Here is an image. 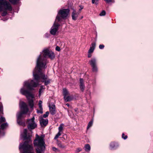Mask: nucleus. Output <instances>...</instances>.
I'll list each match as a JSON object with an SVG mask.
<instances>
[{"label":"nucleus","instance_id":"e433bc0d","mask_svg":"<svg viewBox=\"0 0 153 153\" xmlns=\"http://www.w3.org/2000/svg\"><path fill=\"white\" fill-rule=\"evenodd\" d=\"M105 1H106L107 3H109L112 2H114V0H104Z\"/></svg>","mask_w":153,"mask_h":153},{"label":"nucleus","instance_id":"a19ab883","mask_svg":"<svg viewBox=\"0 0 153 153\" xmlns=\"http://www.w3.org/2000/svg\"><path fill=\"white\" fill-rule=\"evenodd\" d=\"M62 138H64V140H66L67 138V136L66 134H65L63 135Z\"/></svg>","mask_w":153,"mask_h":153},{"label":"nucleus","instance_id":"dca6fc26","mask_svg":"<svg viewBox=\"0 0 153 153\" xmlns=\"http://www.w3.org/2000/svg\"><path fill=\"white\" fill-rule=\"evenodd\" d=\"M56 141L57 144L59 147L62 148H65V146L64 145H62L61 143L58 140H57Z\"/></svg>","mask_w":153,"mask_h":153},{"label":"nucleus","instance_id":"a878e982","mask_svg":"<svg viewBox=\"0 0 153 153\" xmlns=\"http://www.w3.org/2000/svg\"><path fill=\"white\" fill-rule=\"evenodd\" d=\"M19 0H9V1L13 4H16Z\"/></svg>","mask_w":153,"mask_h":153},{"label":"nucleus","instance_id":"4c0bfd02","mask_svg":"<svg viewBox=\"0 0 153 153\" xmlns=\"http://www.w3.org/2000/svg\"><path fill=\"white\" fill-rule=\"evenodd\" d=\"M122 137L124 140L126 139L127 138V135H125L124 133H123L122 134Z\"/></svg>","mask_w":153,"mask_h":153},{"label":"nucleus","instance_id":"c03bdc74","mask_svg":"<svg viewBox=\"0 0 153 153\" xmlns=\"http://www.w3.org/2000/svg\"><path fill=\"white\" fill-rule=\"evenodd\" d=\"M52 149L53 151H55V152H56L57 151H58V149L55 147H53L52 148Z\"/></svg>","mask_w":153,"mask_h":153},{"label":"nucleus","instance_id":"2f4dec72","mask_svg":"<svg viewBox=\"0 0 153 153\" xmlns=\"http://www.w3.org/2000/svg\"><path fill=\"white\" fill-rule=\"evenodd\" d=\"M49 114L48 111H46L45 114L43 115V117L44 118H46L48 117Z\"/></svg>","mask_w":153,"mask_h":153},{"label":"nucleus","instance_id":"7c9ffc66","mask_svg":"<svg viewBox=\"0 0 153 153\" xmlns=\"http://www.w3.org/2000/svg\"><path fill=\"white\" fill-rule=\"evenodd\" d=\"M40 109L39 110H37V112L38 113H41L42 114L43 113V109L42 108H39Z\"/></svg>","mask_w":153,"mask_h":153},{"label":"nucleus","instance_id":"ea45409f","mask_svg":"<svg viewBox=\"0 0 153 153\" xmlns=\"http://www.w3.org/2000/svg\"><path fill=\"white\" fill-rule=\"evenodd\" d=\"M80 85H82L84 84V80L80 78Z\"/></svg>","mask_w":153,"mask_h":153},{"label":"nucleus","instance_id":"c85d7f7f","mask_svg":"<svg viewBox=\"0 0 153 153\" xmlns=\"http://www.w3.org/2000/svg\"><path fill=\"white\" fill-rule=\"evenodd\" d=\"M5 121V118L1 116L0 117V123L4 122Z\"/></svg>","mask_w":153,"mask_h":153},{"label":"nucleus","instance_id":"ddd939ff","mask_svg":"<svg viewBox=\"0 0 153 153\" xmlns=\"http://www.w3.org/2000/svg\"><path fill=\"white\" fill-rule=\"evenodd\" d=\"M39 121L41 126H45L48 123V120L47 119H44L43 118H42L40 119Z\"/></svg>","mask_w":153,"mask_h":153},{"label":"nucleus","instance_id":"473e14b6","mask_svg":"<svg viewBox=\"0 0 153 153\" xmlns=\"http://www.w3.org/2000/svg\"><path fill=\"white\" fill-rule=\"evenodd\" d=\"M106 12L105 11L102 10L100 14V16H104L105 15Z\"/></svg>","mask_w":153,"mask_h":153},{"label":"nucleus","instance_id":"58836bf2","mask_svg":"<svg viewBox=\"0 0 153 153\" xmlns=\"http://www.w3.org/2000/svg\"><path fill=\"white\" fill-rule=\"evenodd\" d=\"M6 10H5V11H4L3 13H2L1 15L2 16H5L7 14V13Z\"/></svg>","mask_w":153,"mask_h":153},{"label":"nucleus","instance_id":"6ab92c4d","mask_svg":"<svg viewBox=\"0 0 153 153\" xmlns=\"http://www.w3.org/2000/svg\"><path fill=\"white\" fill-rule=\"evenodd\" d=\"M45 89V88H44L43 87V86H41L40 87V88L39 89V96L40 97L41 94L43 92L44 90Z\"/></svg>","mask_w":153,"mask_h":153},{"label":"nucleus","instance_id":"37998d69","mask_svg":"<svg viewBox=\"0 0 153 153\" xmlns=\"http://www.w3.org/2000/svg\"><path fill=\"white\" fill-rule=\"evenodd\" d=\"M56 51H59L60 50V47H59L58 46H57L56 47Z\"/></svg>","mask_w":153,"mask_h":153},{"label":"nucleus","instance_id":"2eb2a0df","mask_svg":"<svg viewBox=\"0 0 153 153\" xmlns=\"http://www.w3.org/2000/svg\"><path fill=\"white\" fill-rule=\"evenodd\" d=\"M89 62L91 66L96 65V60L95 58L92 59L89 61Z\"/></svg>","mask_w":153,"mask_h":153},{"label":"nucleus","instance_id":"6e6552de","mask_svg":"<svg viewBox=\"0 0 153 153\" xmlns=\"http://www.w3.org/2000/svg\"><path fill=\"white\" fill-rule=\"evenodd\" d=\"M43 55L45 57H48L51 59H53L55 57L54 53L51 51L46 49L43 51Z\"/></svg>","mask_w":153,"mask_h":153},{"label":"nucleus","instance_id":"49530a36","mask_svg":"<svg viewBox=\"0 0 153 153\" xmlns=\"http://www.w3.org/2000/svg\"><path fill=\"white\" fill-rule=\"evenodd\" d=\"M66 105L68 107H69L70 106V105L68 103H67L66 104Z\"/></svg>","mask_w":153,"mask_h":153},{"label":"nucleus","instance_id":"9b49d317","mask_svg":"<svg viewBox=\"0 0 153 153\" xmlns=\"http://www.w3.org/2000/svg\"><path fill=\"white\" fill-rule=\"evenodd\" d=\"M27 130L26 129H25L24 130L23 133L21 135L24 140H28L30 141V138L31 135L30 134H27Z\"/></svg>","mask_w":153,"mask_h":153},{"label":"nucleus","instance_id":"72a5a7b5","mask_svg":"<svg viewBox=\"0 0 153 153\" xmlns=\"http://www.w3.org/2000/svg\"><path fill=\"white\" fill-rule=\"evenodd\" d=\"M42 101L40 100L39 102V108H42Z\"/></svg>","mask_w":153,"mask_h":153},{"label":"nucleus","instance_id":"4468645a","mask_svg":"<svg viewBox=\"0 0 153 153\" xmlns=\"http://www.w3.org/2000/svg\"><path fill=\"white\" fill-rule=\"evenodd\" d=\"M79 13L77 14L76 13V10L73 9V11L72 14V19L73 20H75L77 18L78 16V15Z\"/></svg>","mask_w":153,"mask_h":153},{"label":"nucleus","instance_id":"bb28decb","mask_svg":"<svg viewBox=\"0 0 153 153\" xmlns=\"http://www.w3.org/2000/svg\"><path fill=\"white\" fill-rule=\"evenodd\" d=\"M116 144L112 142L111 143L110 145V148L111 149H113L115 148Z\"/></svg>","mask_w":153,"mask_h":153},{"label":"nucleus","instance_id":"0eeeda50","mask_svg":"<svg viewBox=\"0 0 153 153\" xmlns=\"http://www.w3.org/2000/svg\"><path fill=\"white\" fill-rule=\"evenodd\" d=\"M35 117H33L31 119L27 120V127L29 130H31L35 129L37 127V124L34 121Z\"/></svg>","mask_w":153,"mask_h":153},{"label":"nucleus","instance_id":"412c9836","mask_svg":"<svg viewBox=\"0 0 153 153\" xmlns=\"http://www.w3.org/2000/svg\"><path fill=\"white\" fill-rule=\"evenodd\" d=\"M63 126L64 124L63 123H62L60 124L58 128L59 131L62 132L63 129Z\"/></svg>","mask_w":153,"mask_h":153},{"label":"nucleus","instance_id":"423d86ee","mask_svg":"<svg viewBox=\"0 0 153 153\" xmlns=\"http://www.w3.org/2000/svg\"><path fill=\"white\" fill-rule=\"evenodd\" d=\"M3 9L11 11L12 8L10 4L6 0H0V11Z\"/></svg>","mask_w":153,"mask_h":153},{"label":"nucleus","instance_id":"20e7f679","mask_svg":"<svg viewBox=\"0 0 153 153\" xmlns=\"http://www.w3.org/2000/svg\"><path fill=\"white\" fill-rule=\"evenodd\" d=\"M69 11L68 9L60 10L58 12L55 20L58 22H61L62 19H65L67 17Z\"/></svg>","mask_w":153,"mask_h":153},{"label":"nucleus","instance_id":"f3484780","mask_svg":"<svg viewBox=\"0 0 153 153\" xmlns=\"http://www.w3.org/2000/svg\"><path fill=\"white\" fill-rule=\"evenodd\" d=\"M91 149V147L90 145L88 144H87L85 146V150L86 152H88Z\"/></svg>","mask_w":153,"mask_h":153},{"label":"nucleus","instance_id":"c9c22d12","mask_svg":"<svg viewBox=\"0 0 153 153\" xmlns=\"http://www.w3.org/2000/svg\"><path fill=\"white\" fill-rule=\"evenodd\" d=\"M82 149L80 148H77L76 151V153H79V152L82 151Z\"/></svg>","mask_w":153,"mask_h":153},{"label":"nucleus","instance_id":"f03ea898","mask_svg":"<svg viewBox=\"0 0 153 153\" xmlns=\"http://www.w3.org/2000/svg\"><path fill=\"white\" fill-rule=\"evenodd\" d=\"M36 137L33 143L34 146L37 147L36 149V152L37 153H43L45 149L43 137L39 136L37 134H36Z\"/></svg>","mask_w":153,"mask_h":153},{"label":"nucleus","instance_id":"de8ad7c7","mask_svg":"<svg viewBox=\"0 0 153 153\" xmlns=\"http://www.w3.org/2000/svg\"><path fill=\"white\" fill-rule=\"evenodd\" d=\"M82 18H83V16L81 17Z\"/></svg>","mask_w":153,"mask_h":153},{"label":"nucleus","instance_id":"5701e85b","mask_svg":"<svg viewBox=\"0 0 153 153\" xmlns=\"http://www.w3.org/2000/svg\"><path fill=\"white\" fill-rule=\"evenodd\" d=\"M92 67V71L94 72H97V65L91 66Z\"/></svg>","mask_w":153,"mask_h":153},{"label":"nucleus","instance_id":"9d476101","mask_svg":"<svg viewBox=\"0 0 153 153\" xmlns=\"http://www.w3.org/2000/svg\"><path fill=\"white\" fill-rule=\"evenodd\" d=\"M96 45V43L95 42H92L90 49L88 52V58H90L91 56V53H92L95 49Z\"/></svg>","mask_w":153,"mask_h":153},{"label":"nucleus","instance_id":"79ce46f5","mask_svg":"<svg viewBox=\"0 0 153 153\" xmlns=\"http://www.w3.org/2000/svg\"><path fill=\"white\" fill-rule=\"evenodd\" d=\"M104 47V46L103 45H100L99 46V48L101 49H103Z\"/></svg>","mask_w":153,"mask_h":153},{"label":"nucleus","instance_id":"4be33fe9","mask_svg":"<svg viewBox=\"0 0 153 153\" xmlns=\"http://www.w3.org/2000/svg\"><path fill=\"white\" fill-rule=\"evenodd\" d=\"M8 124L7 123L2 124L1 125V128L2 129H4L7 126Z\"/></svg>","mask_w":153,"mask_h":153},{"label":"nucleus","instance_id":"f8f14e48","mask_svg":"<svg viewBox=\"0 0 153 153\" xmlns=\"http://www.w3.org/2000/svg\"><path fill=\"white\" fill-rule=\"evenodd\" d=\"M49 112L52 115H54L56 113V107L53 104L50 105Z\"/></svg>","mask_w":153,"mask_h":153},{"label":"nucleus","instance_id":"a18cd8bd","mask_svg":"<svg viewBox=\"0 0 153 153\" xmlns=\"http://www.w3.org/2000/svg\"><path fill=\"white\" fill-rule=\"evenodd\" d=\"M79 7H80V9H79V10H81L83 9V6H82V5H80V6H79Z\"/></svg>","mask_w":153,"mask_h":153},{"label":"nucleus","instance_id":"39448f33","mask_svg":"<svg viewBox=\"0 0 153 153\" xmlns=\"http://www.w3.org/2000/svg\"><path fill=\"white\" fill-rule=\"evenodd\" d=\"M19 149H23V153H34L33 151V148L32 144L30 145L26 141L22 145L20 144Z\"/></svg>","mask_w":153,"mask_h":153},{"label":"nucleus","instance_id":"cd10ccee","mask_svg":"<svg viewBox=\"0 0 153 153\" xmlns=\"http://www.w3.org/2000/svg\"><path fill=\"white\" fill-rule=\"evenodd\" d=\"M99 0H92V2L93 4L97 5L98 4Z\"/></svg>","mask_w":153,"mask_h":153},{"label":"nucleus","instance_id":"393cba45","mask_svg":"<svg viewBox=\"0 0 153 153\" xmlns=\"http://www.w3.org/2000/svg\"><path fill=\"white\" fill-rule=\"evenodd\" d=\"M93 123V121L92 120H91L89 122L87 127V129H88L92 126Z\"/></svg>","mask_w":153,"mask_h":153},{"label":"nucleus","instance_id":"f704fd0d","mask_svg":"<svg viewBox=\"0 0 153 153\" xmlns=\"http://www.w3.org/2000/svg\"><path fill=\"white\" fill-rule=\"evenodd\" d=\"M3 108L2 105H0V114H3Z\"/></svg>","mask_w":153,"mask_h":153},{"label":"nucleus","instance_id":"aec40b11","mask_svg":"<svg viewBox=\"0 0 153 153\" xmlns=\"http://www.w3.org/2000/svg\"><path fill=\"white\" fill-rule=\"evenodd\" d=\"M72 97L71 96H68L65 97V98H64L65 101L66 102L70 101L72 100Z\"/></svg>","mask_w":153,"mask_h":153},{"label":"nucleus","instance_id":"1a4fd4ad","mask_svg":"<svg viewBox=\"0 0 153 153\" xmlns=\"http://www.w3.org/2000/svg\"><path fill=\"white\" fill-rule=\"evenodd\" d=\"M56 22L57 21L55 20L50 30L51 33L53 35L56 34L59 26V25Z\"/></svg>","mask_w":153,"mask_h":153},{"label":"nucleus","instance_id":"c756f323","mask_svg":"<svg viewBox=\"0 0 153 153\" xmlns=\"http://www.w3.org/2000/svg\"><path fill=\"white\" fill-rule=\"evenodd\" d=\"M80 87L81 90L82 91H83L84 90V89H85V88L84 84L80 85Z\"/></svg>","mask_w":153,"mask_h":153},{"label":"nucleus","instance_id":"f257e3e1","mask_svg":"<svg viewBox=\"0 0 153 153\" xmlns=\"http://www.w3.org/2000/svg\"><path fill=\"white\" fill-rule=\"evenodd\" d=\"M46 61L44 59H42L41 55L38 57L36 62V66L35 68L36 72L39 73V76L36 74H35L34 71L33 72V76L34 79L36 82H35L33 80L26 81L24 82L23 87L20 90V92L22 94L25 95L27 98L29 106L31 108H33V105L34 95L30 92L28 90L25 89V88L28 90L33 89V88L36 87L40 82V79L42 80L41 82H44L46 85L50 83L51 79H48L47 76L42 72V68H45L46 65Z\"/></svg>","mask_w":153,"mask_h":153},{"label":"nucleus","instance_id":"7ed1b4c3","mask_svg":"<svg viewBox=\"0 0 153 153\" xmlns=\"http://www.w3.org/2000/svg\"><path fill=\"white\" fill-rule=\"evenodd\" d=\"M21 111L18 112L17 114V122L20 125L25 126V123L21 121V118L23 114H26L28 111V108L27 105L23 102H21L19 104Z\"/></svg>","mask_w":153,"mask_h":153},{"label":"nucleus","instance_id":"b1692460","mask_svg":"<svg viewBox=\"0 0 153 153\" xmlns=\"http://www.w3.org/2000/svg\"><path fill=\"white\" fill-rule=\"evenodd\" d=\"M61 132H61L59 131L57 134L56 135L54 139L56 140L61 135Z\"/></svg>","mask_w":153,"mask_h":153},{"label":"nucleus","instance_id":"a211bd4d","mask_svg":"<svg viewBox=\"0 0 153 153\" xmlns=\"http://www.w3.org/2000/svg\"><path fill=\"white\" fill-rule=\"evenodd\" d=\"M68 94V92L67 90L65 88L63 89V94L64 95V98H65V97L67 96Z\"/></svg>","mask_w":153,"mask_h":153}]
</instances>
